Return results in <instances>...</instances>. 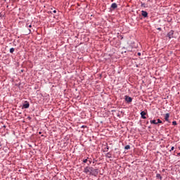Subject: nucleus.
<instances>
[{
    "instance_id": "f257e3e1",
    "label": "nucleus",
    "mask_w": 180,
    "mask_h": 180,
    "mask_svg": "<svg viewBox=\"0 0 180 180\" xmlns=\"http://www.w3.org/2000/svg\"><path fill=\"white\" fill-rule=\"evenodd\" d=\"M96 169H94L92 167H86L84 168V172L85 174H90L91 175H94V172H95Z\"/></svg>"
},
{
    "instance_id": "f03ea898",
    "label": "nucleus",
    "mask_w": 180,
    "mask_h": 180,
    "mask_svg": "<svg viewBox=\"0 0 180 180\" xmlns=\"http://www.w3.org/2000/svg\"><path fill=\"white\" fill-rule=\"evenodd\" d=\"M125 101L127 102V103H130V102H132L133 98L131 97H129V96H125Z\"/></svg>"
},
{
    "instance_id": "7ed1b4c3",
    "label": "nucleus",
    "mask_w": 180,
    "mask_h": 180,
    "mask_svg": "<svg viewBox=\"0 0 180 180\" xmlns=\"http://www.w3.org/2000/svg\"><path fill=\"white\" fill-rule=\"evenodd\" d=\"M30 106V104L27 101H25V103L22 105V108H24V109H29Z\"/></svg>"
},
{
    "instance_id": "20e7f679",
    "label": "nucleus",
    "mask_w": 180,
    "mask_h": 180,
    "mask_svg": "<svg viewBox=\"0 0 180 180\" xmlns=\"http://www.w3.org/2000/svg\"><path fill=\"white\" fill-rule=\"evenodd\" d=\"M167 37H169V39H172V37H174V30H171L168 32Z\"/></svg>"
},
{
    "instance_id": "39448f33",
    "label": "nucleus",
    "mask_w": 180,
    "mask_h": 180,
    "mask_svg": "<svg viewBox=\"0 0 180 180\" xmlns=\"http://www.w3.org/2000/svg\"><path fill=\"white\" fill-rule=\"evenodd\" d=\"M141 15L143 16V18H147L148 16V13H147L146 11H142Z\"/></svg>"
},
{
    "instance_id": "423d86ee",
    "label": "nucleus",
    "mask_w": 180,
    "mask_h": 180,
    "mask_svg": "<svg viewBox=\"0 0 180 180\" xmlns=\"http://www.w3.org/2000/svg\"><path fill=\"white\" fill-rule=\"evenodd\" d=\"M146 115H147V112H146L145 111H142L141 112V116L142 119H147V117H146Z\"/></svg>"
},
{
    "instance_id": "0eeeda50",
    "label": "nucleus",
    "mask_w": 180,
    "mask_h": 180,
    "mask_svg": "<svg viewBox=\"0 0 180 180\" xmlns=\"http://www.w3.org/2000/svg\"><path fill=\"white\" fill-rule=\"evenodd\" d=\"M169 113H167V114H165V121L166 122H169Z\"/></svg>"
},
{
    "instance_id": "6e6552de",
    "label": "nucleus",
    "mask_w": 180,
    "mask_h": 180,
    "mask_svg": "<svg viewBox=\"0 0 180 180\" xmlns=\"http://www.w3.org/2000/svg\"><path fill=\"white\" fill-rule=\"evenodd\" d=\"M111 8L112 9H116V8H117V4L116 3H113L112 5H111Z\"/></svg>"
},
{
    "instance_id": "1a4fd4ad",
    "label": "nucleus",
    "mask_w": 180,
    "mask_h": 180,
    "mask_svg": "<svg viewBox=\"0 0 180 180\" xmlns=\"http://www.w3.org/2000/svg\"><path fill=\"white\" fill-rule=\"evenodd\" d=\"M152 124H158V122L155 120H150Z\"/></svg>"
},
{
    "instance_id": "9d476101",
    "label": "nucleus",
    "mask_w": 180,
    "mask_h": 180,
    "mask_svg": "<svg viewBox=\"0 0 180 180\" xmlns=\"http://www.w3.org/2000/svg\"><path fill=\"white\" fill-rule=\"evenodd\" d=\"M105 157H107L108 158H112V153H108L106 154Z\"/></svg>"
},
{
    "instance_id": "9b49d317",
    "label": "nucleus",
    "mask_w": 180,
    "mask_h": 180,
    "mask_svg": "<svg viewBox=\"0 0 180 180\" xmlns=\"http://www.w3.org/2000/svg\"><path fill=\"white\" fill-rule=\"evenodd\" d=\"M156 178H158V179H162V176H161V174H156Z\"/></svg>"
},
{
    "instance_id": "f8f14e48",
    "label": "nucleus",
    "mask_w": 180,
    "mask_h": 180,
    "mask_svg": "<svg viewBox=\"0 0 180 180\" xmlns=\"http://www.w3.org/2000/svg\"><path fill=\"white\" fill-rule=\"evenodd\" d=\"M14 51H15V48H11L10 49V53H11V54H13V53H14Z\"/></svg>"
},
{
    "instance_id": "ddd939ff",
    "label": "nucleus",
    "mask_w": 180,
    "mask_h": 180,
    "mask_svg": "<svg viewBox=\"0 0 180 180\" xmlns=\"http://www.w3.org/2000/svg\"><path fill=\"white\" fill-rule=\"evenodd\" d=\"M125 150H130V145H127L125 147H124Z\"/></svg>"
},
{
    "instance_id": "4468645a",
    "label": "nucleus",
    "mask_w": 180,
    "mask_h": 180,
    "mask_svg": "<svg viewBox=\"0 0 180 180\" xmlns=\"http://www.w3.org/2000/svg\"><path fill=\"white\" fill-rule=\"evenodd\" d=\"M172 124H173V126H176V124H177L176 121H173Z\"/></svg>"
},
{
    "instance_id": "2eb2a0df",
    "label": "nucleus",
    "mask_w": 180,
    "mask_h": 180,
    "mask_svg": "<svg viewBox=\"0 0 180 180\" xmlns=\"http://www.w3.org/2000/svg\"><path fill=\"white\" fill-rule=\"evenodd\" d=\"M156 123L158 124V123H162V121H161L160 119H158V122Z\"/></svg>"
},
{
    "instance_id": "dca6fc26",
    "label": "nucleus",
    "mask_w": 180,
    "mask_h": 180,
    "mask_svg": "<svg viewBox=\"0 0 180 180\" xmlns=\"http://www.w3.org/2000/svg\"><path fill=\"white\" fill-rule=\"evenodd\" d=\"M174 150H175V147L172 146L170 149V151H174Z\"/></svg>"
},
{
    "instance_id": "f3484780",
    "label": "nucleus",
    "mask_w": 180,
    "mask_h": 180,
    "mask_svg": "<svg viewBox=\"0 0 180 180\" xmlns=\"http://www.w3.org/2000/svg\"><path fill=\"white\" fill-rule=\"evenodd\" d=\"M88 162V159H85L83 160V162L86 163Z\"/></svg>"
},
{
    "instance_id": "a211bd4d",
    "label": "nucleus",
    "mask_w": 180,
    "mask_h": 180,
    "mask_svg": "<svg viewBox=\"0 0 180 180\" xmlns=\"http://www.w3.org/2000/svg\"><path fill=\"white\" fill-rule=\"evenodd\" d=\"M53 13H57V11H56V10H54V11H53Z\"/></svg>"
},
{
    "instance_id": "6ab92c4d",
    "label": "nucleus",
    "mask_w": 180,
    "mask_h": 180,
    "mask_svg": "<svg viewBox=\"0 0 180 180\" xmlns=\"http://www.w3.org/2000/svg\"><path fill=\"white\" fill-rule=\"evenodd\" d=\"M138 56H141V53H138Z\"/></svg>"
},
{
    "instance_id": "aec40b11",
    "label": "nucleus",
    "mask_w": 180,
    "mask_h": 180,
    "mask_svg": "<svg viewBox=\"0 0 180 180\" xmlns=\"http://www.w3.org/2000/svg\"><path fill=\"white\" fill-rule=\"evenodd\" d=\"M29 27H32V25H29Z\"/></svg>"
},
{
    "instance_id": "412c9836",
    "label": "nucleus",
    "mask_w": 180,
    "mask_h": 180,
    "mask_svg": "<svg viewBox=\"0 0 180 180\" xmlns=\"http://www.w3.org/2000/svg\"><path fill=\"white\" fill-rule=\"evenodd\" d=\"M89 164H91V161H89Z\"/></svg>"
}]
</instances>
